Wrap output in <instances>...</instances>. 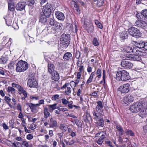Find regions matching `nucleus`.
<instances>
[{
	"label": "nucleus",
	"mask_w": 147,
	"mask_h": 147,
	"mask_svg": "<svg viewBox=\"0 0 147 147\" xmlns=\"http://www.w3.org/2000/svg\"><path fill=\"white\" fill-rule=\"evenodd\" d=\"M123 51L127 53H133V55H127L125 59L127 60L138 61L141 59V57L139 56H142L146 55L145 51L141 49L138 50L136 47L133 46H125L123 48Z\"/></svg>",
	"instance_id": "obj_1"
},
{
	"label": "nucleus",
	"mask_w": 147,
	"mask_h": 147,
	"mask_svg": "<svg viewBox=\"0 0 147 147\" xmlns=\"http://www.w3.org/2000/svg\"><path fill=\"white\" fill-rule=\"evenodd\" d=\"M116 76L117 79L118 80L126 81L130 79L129 74L125 70L117 71Z\"/></svg>",
	"instance_id": "obj_2"
},
{
	"label": "nucleus",
	"mask_w": 147,
	"mask_h": 147,
	"mask_svg": "<svg viewBox=\"0 0 147 147\" xmlns=\"http://www.w3.org/2000/svg\"><path fill=\"white\" fill-rule=\"evenodd\" d=\"M145 105V104L143 102H136L130 106L129 110L132 113H137L140 111Z\"/></svg>",
	"instance_id": "obj_3"
},
{
	"label": "nucleus",
	"mask_w": 147,
	"mask_h": 147,
	"mask_svg": "<svg viewBox=\"0 0 147 147\" xmlns=\"http://www.w3.org/2000/svg\"><path fill=\"white\" fill-rule=\"evenodd\" d=\"M16 71L19 72L25 71L28 67V65L27 63L22 60L19 61L16 63Z\"/></svg>",
	"instance_id": "obj_4"
},
{
	"label": "nucleus",
	"mask_w": 147,
	"mask_h": 147,
	"mask_svg": "<svg viewBox=\"0 0 147 147\" xmlns=\"http://www.w3.org/2000/svg\"><path fill=\"white\" fill-rule=\"evenodd\" d=\"M70 41V36L68 34H63L62 35L60 38V42L63 47H67L68 46Z\"/></svg>",
	"instance_id": "obj_5"
},
{
	"label": "nucleus",
	"mask_w": 147,
	"mask_h": 147,
	"mask_svg": "<svg viewBox=\"0 0 147 147\" xmlns=\"http://www.w3.org/2000/svg\"><path fill=\"white\" fill-rule=\"evenodd\" d=\"M128 30L129 34L136 38H138L141 36V33L140 31L135 27H131Z\"/></svg>",
	"instance_id": "obj_6"
},
{
	"label": "nucleus",
	"mask_w": 147,
	"mask_h": 147,
	"mask_svg": "<svg viewBox=\"0 0 147 147\" xmlns=\"http://www.w3.org/2000/svg\"><path fill=\"white\" fill-rule=\"evenodd\" d=\"M137 20L135 23V26L140 27L142 29H145L147 28V20Z\"/></svg>",
	"instance_id": "obj_7"
},
{
	"label": "nucleus",
	"mask_w": 147,
	"mask_h": 147,
	"mask_svg": "<svg viewBox=\"0 0 147 147\" xmlns=\"http://www.w3.org/2000/svg\"><path fill=\"white\" fill-rule=\"evenodd\" d=\"M51 5L47 3L43 7L42 12L40 13H43V15H45L47 17H49L51 13Z\"/></svg>",
	"instance_id": "obj_8"
},
{
	"label": "nucleus",
	"mask_w": 147,
	"mask_h": 147,
	"mask_svg": "<svg viewBox=\"0 0 147 147\" xmlns=\"http://www.w3.org/2000/svg\"><path fill=\"white\" fill-rule=\"evenodd\" d=\"M130 89L129 84L127 83L120 86L118 88V90L122 93H126L129 92Z\"/></svg>",
	"instance_id": "obj_9"
},
{
	"label": "nucleus",
	"mask_w": 147,
	"mask_h": 147,
	"mask_svg": "<svg viewBox=\"0 0 147 147\" xmlns=\"http://www.w3.org/2000/svg\"><path fill=\"white\" fill-rule=\"evenodd\" d=\"M106 132L105 131H100L97 133L96 136H100V137L97 141V143L101 145L103 143L104 139L105 138Z\"/></svg>",
	"instance_id": "obj_10"
},
{
	"label": "nucleus",
	"mask_w": 147,
	"mask_h": 147,
	"mask_svg": "<svg viewBox=\"0 0 147 147\" xmlns=\"http://www.w3.org/2000/svg\"><path fill=\"white\" fill-rule=\"evenodd\" d=\"M63 27V25L62 24L57 22H55L54 27L52 29L51 32L55 34L61 30Z\"/></svg>",
	"instance_id": "obj_11"
},
{
	"label": "nucleus",
	"mask_w": 147,
	"mask_h": 147,
	"mask_svg": "<svg viewBox=\"0 0 147 147\" xmlns=\"http://www.w3.org/2000/svg\"><path fill=\"white\" fill-rule=\"evenodd\" d=\"M27 85L31 88H36L38 87V83L33 78L28 79Z\"/></svg>",
	"instance_id": "obj_12"
},
{
	"label": "nucleus",
	"mask_w": 147,
	"mask_h": 147,
	"mask_svg": "<svg viewBox=\"0 0 147 147\" xmlns=\"http://www.w3.org/2000/svg\"><path fill=\"white\" fill-rule=\"evenodd\" d=\"M137 18L139 20H144L147 18V9H145L142 11L140 13H138L136 15Z\"/></svg>",
	"instance_id": "obj_13"
},
{
	"label": "nucleus",
	"mask_w": 147,
	"mask_h": 147,
	"mask_svg": "<svg viewBox=\"0 0 147 147\" xmlns=\"http://www.w3.org/2000/svg\"><path fill=\"white\" fill-rule=\"evenodd\" d=\"M134 100V97L131 94H128L123 97V101L125 104L128 105L132 102Z\"/></svg>",
	"instance_id": "obj_14"
},
{
	"label": "nucleus",
	"mask_w": 147,
	"mask_h": 147,
	"mask_svg": "<svg viewBox=\"0 0 147 147\" xmlns=\"http://www.w3.org/2000/svg\"><path fill=\"white\" fill-rule=\"evenodd\" d=\"M55 14L56 18L59 20L63 21L65 19V16L64 14L60 11H55Z\"/></svg>",
	"instance_id": "obj_15"
},
{
	"label": "nucleus",
	"mask_w": 147,
	"mask_h": 147,
	"mask_svg": "<svg viewBox=\"0 0 147 147\" xmlns=\"http://www.w3.org/2000/svg\"><path fill=\"white\" fill-rule=\"evenodd\" d=\"M138 115L142 118L146 117L147 116V108L145 106H144L143 108L140 109Z\"/></svg>",
	"instance_id": "obj_16"
},
{
	"label": "nucleus",
	"mask_w": 147,
	"mask_h": 147,
	"mask_svg": "<svg viewBox=\"0 0 147 147\" xmlns=\"http://www.w3.org/2000/svg\"><path fill=\"white\" fill-rule=\"evenodd\" d=\"M121 65L125 68H130L133 66V64L128 61L123 60L121 62Z\"/></svg>",
	"instance_id": "obj_17"
},
{
	"label": "nucleus",
	"mask_w": 147,
	"mask_h": 147,
	"mask_svg": "<svg viewBox=\"0 0 147 147\" xmlns=\"http://www.w3.org/2000/svg\"><path fill=\"white\" fill-rule=\"evenodd\" d=\"M95 125L97 127H103L104 126V121L103 118L100 117L95 120Z\"/></svg>",
	"instance_id": "obj_18"
},
{
	"label": "nucleus",
	"mask_w": 147,
	"mask_h": 147,
	"mask_svg": "<svg viewBox=\"0 0 147 147\" xmlns=\"http://www.w3.org/2000/svg\"><path fill=\"white\" fill-rule=\"evenodd\" d=\"M49 125L50 128L56 127L57 126V122L56 121L51 117L49 119Z\"/></svg>",
	"instance_id": "obj_19"
},
{
	"label": "nucleus",
	"mask_w": 147,
	"mask_h": 147,
	"mask_svg": "<svg viewBox=\"0 0 147 147\" xmlns=\"http://www.w3.org/2000/svg\"><path fill=\"white\" fill-rule=\"evenodd\" d=\"M26 5V4L25 3L20 2L16 5V9L17 10L20 11L25 10Z\"/></svg>",
	"instance_id": "obj_20"
},
{
	"label": "nucleus",
	"mask_w": 147,
	"mask_h": 147,
	"mask_svg": "<svg viewBox=\"0 0 147 147\" xmlns=\"http://www.w3.org/2000/svg\"><path fill=\"white\" fill-rule=\"evenodd\" d=\"M51 78L52 80L55 81H57L59 78V76L58 73L56 71H54L51 74Z\"/></svg>",
	"instance_id": "obj_21"
},
{
	"label": "nucleus",
	"mask_w": 147,
	"mask_h": 147,
	"mask_svg": "<svg viewBox=\"0 0 147 147\" xmlns=\"http://www.w3.org/2000/svg\"><path fill=\"white\" fill-rule=\"evenodd\" d=\"M116 129L117 133H118L119 135H122L125 132L123 127L119 125H117L116 126Z\"/></svg>",
	"instance_id": "obj_22"
},
{
	"label": "nucleus",
	"mask_w": 147,
	"mask_h": 147,
	"mask_svg": "<svg viewBox=\"0 0 147 147\" xmlns=\"http://www.w3.org/2000/svg\"><path fill=\"white\" fill-rule=\"evenodd\" d=\"M47 18L48 17L43 15V13H40L39 22L42 23H45L47 21Z\"/></svg>",
	"instance_id": "obj_23"
},
{
	"label": "nucleus",
	"mask_w": 147,
	"mask_h": 147,
	"mask_svg": "<svg viewBox=\"0 0 147 147\" xmlns=\"http://www.w3.org/2000/svg\"><path fill=\"white\" fill-rule=\"evenodd\" d=\"M97 103V105L95 108V110L96 112L99 113L100 111V109L103 108V105L102 102L100 101H98Z\"/></svg>",
	"instance_id": "obj_24"
},
{
	"label": "nucleus",
	"mask_w": 147,
	"mask_h": 147,
	"mask_svg": "<svg viewBox=\"0 0 147 147\" xmlns=\"http://www.w3.org/2000/svg\"><path fill=\"white\" fill-rule=\"evenodd\" d=\"M28 105L30 108L31 111L32 112H36L37 111V107H39L38 106L36 105L37 104H34L32 103H28Z\"/></svg>",
	"instance_id": "obj_25"
},
{
	"label": "nucleus",
	"mask_w": 147,
	"mask_h": 147,
	"mask_svg": "<svg viewBox=\"0 0 147 147\" xmlns=\"http://www.w3.org/2000/svg\"><path fill=\"white\" fill-rule=\"evenodd\" d=\"M72 55L69 52L65 53L63 56V59L64 61H67L71 59L72 58Z\"/></svg>",
	"instance_id": "obj_26"
},
{
	"label": "nucleus",
	"mask_w": 147,
	"mask_h": 147,
	"mask_svg": "<svg viewBox=\"0 0 147 147\" xmlns=\"http://www.w3.org/2000/svg\"><path fill=\"white\" fill-rule=\"evenodd\" d=\"M48 67V72L50 74H51L53 72L55 71L54 70L55 66L53 64L51 63L49 64Z\"/></svg>",
	"instance_id": "obj_27"
},
{
	"label": "nucleus",
	"mask_w": 147,
	"mask_h": 147,
	"mask_svg": "<svg viewBox=\"0 0 147 147\" xmlns=\"http://www.w3.org/2000/svg\"><path fill=\"white\" fill-rule=\"evenodd\" d=\"M8 9L11 11H13L15 9L14 6L13 2L11 0L8 1Z\"/></svg>",
	"instance_id": "obj_28"
},
{
	"label": "nucleus",
	"mask_w": 147,
	"mask_h": 147,
	"mask_svg": "<svg viewBox=\"0 0 147 147\" xmlns=\"http://www.w3.org/2000/svg\"><path fill=\"white\" fill-rule=\"evenodd\" d=\"M120 37L122 40H124L128 38V34L126 31H124L121 33Z\"/></svg>",
	"instance_id": "obj_29"
},
{
	"label": "nucleus",
	"mask_w": 147,
	"mask_h": 147,
	"mask_svg": "<svg viewBox=\"0 0 147 147\" xmlns=\"http://www.w3.org/2000/svg\"><path fill=\"white\" fill-rule=\"evenodd\" d=\"M43 111L44 117L45 119H47L50 115V113L48 111V109L47 107H44Z\"/></svg>",
	"instance_id": "obj_30"
},
{
	"label": "nucleus",
	"mask_w": 147,
	"mask_h": 147,
	"mask_svg": "<svg viewBox=\"0 0 147 147\" xmlns=\"http://www.w3.org/2000/svg\"><path fill=\"white\" fill-rule=\"evenodd\" d=\"M125 133L127 135H129L131 136H134V134L133 131L129 129H126L125 131Z\"/></svg>",
	"instance_id": "obj_31"
},
{
	"label": "nucleus",
	"mask_w": 147,
	"mask_h": 147,
	"mask_svg": "<svg viewBox=\"0 0 147 147\" xmlns=\"http://www.w3.org/2000/svg\"><path fill=\"white\" fill-rule=\"evenodd\" d=\"M57 105L56 104H54L52 105H48L49 109V111L50 112L52 111L53 110L55 109L56 108V106Z\"/></svg>",
	"instance_id": "obj_32"
},
{
	"label": "nucleus",
	"mask_w": 147,
	"mask_h": 147,
	"mask_svg": "<svg viewBox=\"0 0 147 147\" xmlns=\"http://www.w3.org/2000/svg\"><path fill=\"white\" fill-rule=\"evenodd\" d=\"M144 44L145 42H139V45H138L139 46H138V48H139V50H140V49H142V50H144V49H142V48L144 49ZM138 50H139L138 49ZM145 52H146V56L147 55L146 52V50H145Z\"/></svg>",
	"instance_id": "obj_33"
},
{
	"label": "nucleus",
	"mask_w": 147,
	"mask_h": 147,
	"mask_svg": "<svg viewBox=\"0 0 147 147\" xmlns=\"http://www.w3.org/2000/svg\"><path fill=\"white\" fill-rule=\"evenodd\" d=\"M7 91L8 92H11L12 94H14L16 92L15 89L11 86H9L8 87Z\"/></svg>",
	"instance_id": "obj_34"
},
{
	"label": "nucleus",
	"mask_w": 147,
	"mask_h": 147,
	"mask_svg": "<svg viewBox=\"0 0 147 147\" xmlns=\"http://www.w3.org/2000/svg\"><path fill=\"white\" fill-rule=\"evenodd\" d=\"M93 44L95 46L99 45V43L96 37L94 38L92 41Z\"/></svg>",
	"instance_id": "obj_35"
},
{
	"label": "nucleus",
	"mask_w": 147,
	"mask_h": 147,
	"mask_svg": "<svg viewBox=\"0 0 147 147\" xmlns=\"http://www.w3.org/2000/svg\"><path fill=\"white\" fill-rule=\"evenodd\" d=\"M19 91L23 94V95L24 96V99H25V98L27 97V93L26 91L22 87L19 90Z\"/></svg>",
	"instance_id": "obj_36"
},
{
	"label": "nucleus",
	"mask_w": 147,
	"mask_h": 147,
	"mask_svg": "<svg viewBox=\"0 0 147 147\" xmlns=\"http://www.w3.org/2000/svg\"><path fill=\"white\" fill-rule=\"evenodd\" d=\"M95 23L98 28L100 29H102L103 28V26L102 24L98 20H95Z\"/></svg>",
	"instance_id": "obj_37"
},
{
	"label": "nucleus",
	"mask_w": 147,
	"mask_h": 147,
	"mask_svg": "<svg viewBox=\"0 0 147 147\" xmlns=\"http://www.w3.org/2000/svg\"><path fill=\"white\" fill-rule=\"evenodd\" d=\"M101 70L100 69H98L96 71L97 77L98 78H100L101 76Z\"/></svg>",
	"instance_id": "obj_38"
},
{
	"label": "nucleus",
	"mask_w": 147,
	"mask_h": 147,
	"mask_svg": "<svg viewBox=\"0 0 147 147\" xmlns=\"http://www.w3.org/2000/svg\"><path fill=\"white\" fill-rule=\"evenodd\" d=\"M12 86L13 87H12L13 88H17L18 89V91H19V90L20 89L22 88V87L21 86L17 84H15L14 83H12Z\"/></svg>",
	"instance_id": "obj_39"
},
{
	"label": "nucleus",
	"mask_w": 147,
	"mask_h": 147,
	"mask_svg": "<svg viewBox=\"0 0 147 147\" xmlns=\"http://www.w3.org/2000/svg\"><path fill=\"white\" fill-rule=\"evenodd\" d=\"M75 123L76 125L78 127H81L82 126V123L79 120L77 119H76L74 120Z\"/></svg>",
	"instance_id": "obj_40"
},
{
	"label": "nucleus",
	"mask_w": 147,
	"mask_h": 147,
	"mask_svg": "<svg viewBox=\"0 0 147 147\" xmlns=\"http://www.w3.org/2000/svg\"><path fill=\"white\" fill-rule=\"evenodd\" d=\"M92 113L93 115L95 116L94 118V119L96 120L100 117H99V114L97 113H96L95 110L93 111Z\"/></svg>",
	"instance_id": "obj_41"
},
{
	"label": "nucleus",
	"mask_w": 147,
	"mask_h": 147,
	"mask_svg": "<svg viewBox=\"0 0 147 147\" xmlns=\"http://www.w3.org/2000/svg\"><path fill=\"white\" fill-rule=\"evenodd\" d=\"M65 142L66 144L68 145H72L73 144H74L75 142L73 140H72L70 141H67L65 140Z\"/></svg>",
	"instance_id": "obj_42"
},
{
	"label": "nucleus",
	"mask_w": 147,
	"mask_h": 147,
	"mask_svg": "<svg viewBox=\"0 0 147 147\" xmlns=\"http://www.w3.org/2000/svg\"><path fill=\"white\" fill-rule=\"evenodd\" d=\"M21 145L22 147H28L29 146L28 143L25 141H23Z\"/></svg>",
	"instance_id": "obj_43"
},
{
	"label": "nucleus",
	"mask_w": 147,
	"mask_h": 147,
	"mask_svg": "<svg viewBox=\"0 0 147 147\" xmlns=\"http://www.w3.org/2000/svg\"><path fill=\"white\" fill-rule=\"evenodd\" d=\"M97 4L99 7L102 5L104 3V0H97Z\"/></svg>",
	"instance_id": "obj_44"
},
{
	"label": "nucleus",
	"mask_w": 147,
	"mask_h": 147,
	"mask_svg": "<svg viewBox=\"0 0 147 147\" xmlns=\"http://www.w3.org/2000/svg\"><path fill=\"white\" fill-rule=\"evenodd\" d=\"M62 100V102L63 104L64 105H67L68 103L69 102V101L67 100L66 99L64 98H63L61 99Z\"/></svg>",
	"instance_id": "obj_45"
},
{
	"label": "nucleus",
	"mask_w": 147,
	"mask_h": 147,
	"mask_svg": "<svg viewBox=\"0 0 147 147\" xmlns=\"http://www.w3.org/2000/svg\"><path fill=\"white\" fill-rule=\"evenodd\" d=\"M6 24L8 26H10L12 23V20L11 18L8 19L7 20H6Z\"/></svg>",
	"instance_id": "obj_46"
},
{
	"label": "nucleus",
	"mask_w": 147,
	"mask_h": 147,
	"mask_svg": "<svg viewBox=\"0 0 147 147\" xmlns=\"http://www.w3.org/2000/svg\"><path fill=\"white\" fill-rule=\"evenodd\" d=\"M59 95L57 94L54 95L52 97V99L53 100H56V101H59Z\"/></svg>",
	"instance_id": "obj_47"
},
{
	"label": "nucleus",
	"mask_w": 147,
	"mask_h": 147,
	"mask_svg": "<svg viewBox=\"0 0 147 147\" xmlns=\"http://www.w3.org/2000/svg\"><path fill=\"white\" fill-rule=\"evenodd\" d=\"M71 88L69 87H67L66 90L65 91V93L67 95H68L71 93Z\"/></svg>",
	"instance_id": "obj_48"
},
{
	"label": "nucleus",
	"mask_w": 147,
	"mask_h": 147,
	"mask_svg": "<svg viewBox=\"0 0 147 147\" xmlns=\"http://www.w3.org/2000/svg\"><path fill=\"white\" fill-rule=\"evenodd\" d=\"M5 100L7 102V103L9 104V105L10 107L11 106V105L9 103V102L11 100V98L9 97H7V96H5Z\"/></svg>",
	"instance_id": "obj_49"
},
{
	"label": "nucleus",
	"mask_w": 147,
	"mask_h": 147,
	"mask_svg": "<svg viewBox=\"0 0 147 147\" xmlns=\"http://www.w3.org/2000/svg\"><path fill=\"white\" fill-rule=\"evenodd\" d=\"M60 128L61 129L65 131H66L67 129V127L65 124L61 125L60 126Z\"/></svg>",
	"instance_id": "obj_50"
},
{
	"label": "nucleus",
	"mask_w": 147,
	"mask_h": 147,
	"mask_svg": "<svg viewBox=\"0 0 147 147\" xmlns=\"http://www.w3.org/2000/svg\"><path fill=\"white\" fill-rule=\"evenodd\" d=\"M73 102L72 101H69V103H68L67 105L68 106V107L70 109H72L73 108V105H72V104Z\"/></svg>",
	"instance_id": "obj_51"
},
{
	"label": "nucleus",
	"mask_w": 147,
	"mask_h": 147,
	"mask_svg": "<svg viewBox=\"0 0 147 147\" xmlns=\"http://www.w3.org/2000/svg\"><path fill=\"white\" fill-rule=\"evenodd\" d=\"M35 0H33L30 1L28 2V5L31 6H32L35 3Z\"/></svg>",
	"instance_id": "obj_52"
},
{
	"label": "nucleus",
	"mask_w": 147,
	"mask_h": 147,
	"mask_svg": "<svg viewBox=\"0 0 147 147\" xmlns=\"http://www.w3.org/2000/svg\"><path fill=\"white\" fill-rule=\"evenodd\" d=\"M14 65V63L13 62H11L9 63L8 65V67L10 69H12L13 68V66Z\"/></svg>",
	"instance_id": "obj_53"
},
{
	"label": "nucleus",
	"mask_w": 147,
	"mask_h": 147,
	"mask_svg": "<svg viewBox=\"0 0 147 147\" xmlns=\"http://www.w3.org/2000/svg\"><path fill=\"white\" fill-rule=\"evenodd\" d=\"M74 31H75L76 32H77L78 31L77 29V26L76 24H74L72 25V29Z\"/></svg>",
	"instance_id": "obj_54"
},
{
	"label": "nucleus",
	"mask_w": 147,
	"mask_h": 147,
	"mask_svg": "<svg viewBox=\"0 0 147 147\" xmlns=\"http://www.w3.org/2000/svg\"><path fill=\"white\" fill-rule=\"evenodd\" d=\"M44 103V100H40L38 101V103L36 105L39 106L40 105L43 104Z\"/></svg>",
	"instance_id": "obj_55"
},
{
	"label": "nucleus",
	"mask_w": 147,
	"mask_h": 147,
	"mask_svg": "<svg viewBox=\"0 0 147 147\" xmlns=\"http://www.w3.org/2000/svg\"><path fill=\"white\" fill-rule=\"evenodd\" d=\"M106 144H107L109 146L112 147V143L110 141H108L105 142Z\"/></svg>",
	"instance_id": "obj_56"
},
{
	"label": "nucleus",
	"mask_w": 147,
	"mask_h": 147,
	"mask_svg": "<svg viewBox=\"0 0 147 147\" xmlns=\"http://www.w3.org/2000/svg\"><path fill=\"white\" fill-rule=\"evenodd\" d=\"M56 22H54V20L53 19H51L50 20L49 22L51 26H54Z\"/></svg>",
	"instance_id": "obj_57"
},
{
	"label": "nucleus",
	"mask_w": 147,
	"mask_h": 147,
	"mask_svg": "<svg viewBox=\"0 0 147 147\" xmlns=\"http://www.w3.org/2000/svg\"><path fill=\"white\" fill-rule=\"evenodd\" d=\"M14 123V121L13 120H11L9 121V123L11 127L13 128V124Z\"/></svg>",
	"instance_id": "obj_58"
},
{
	"label": "nucleus",
	"mask_w": 147,
	"mask_h": 147,
	"mask_svg": "<svg viewBox=\"0 0 147 147\" xmlns=\"http://www.w3.org/2000/svg\"><path fill=\"white\" fill-rule=\"evenodd\" d=\"M36 128V125L34 123H32L30 126V128L31 129H34Z\"/></svg>",
	"instance_id": "obj_59"
},
{
	"label": "nucleus",
	"mask_w": 147,
	"mask_h": 147,
	"mask_svg": "<svg viewBox=\"0 0 147 147\" xmlns=\"http://www.w3.org/2000/svg\"><path fill=\"white\" fill-rule=\"evenodd\" d=\"M33 138V136L31 134H29L27 136V138L29 140H30Z\"/></svg>",
	"instance_id": "obj_60"
},
{
	"label": "nucleus",
	"mask_w": 147,
	"mask_h": 147,
	"mask_svg": "<svg viewBox=\"0 0 147 147\" xmlns=\"http://www.w3.org/2000/svg\"><path fill=\"white\" fill-rule=\"evenodd\" d=\"M88 29L90 31H92L94 29V26L92 25H91Z\"/></svg>",
	"instance_id": "obj_61"
},
{
	"label": "nucleus",
	"mask_w": 147,
	"mask_h": 147,
	"mask_svg": "<svg viewBox=\"0 0 147 147\" xmlns=\"http://www.w3.org/2000/svg\"><path fill=\"white\" fill-rule=\"evenodd\" d=\"M76 57L77 59H78L80 56V52L78 51L76 53Z\"/></svg>",
	"instance_id": "obj_62"
},
{
	"label": "nucleus",
	"mask_w": 147,
	"mask_h": 147,
	"mask_svg": "<svg viewBox=\"0 0 147 147\" xmlns=\"http://www.w3.org/2000/svg\"><path fill=\"white\" fill-rule=\"evenodd\" d=\"M2 126L3 128L5 130H6L8 129V126L5 123H3Z\"/></svg>",
	"instance_id": "obj_63"
},
{
	"label": "nucleus",
	"mask_w": 147,
	"mask_h": 147,
	"mask_svg": "<svg viewBox=\"0 0 147 147\" xmlns=\"http://www.w3.org/2000/svg\"><path fill=\"white\" fill-rule=\"evenodd\" d=\"M121 135H119L118 138V141L120 142L121 144L123 142V140L121 137Z\"/></svg>",
	"instance_id": "obj_64"
}]
</instances>
